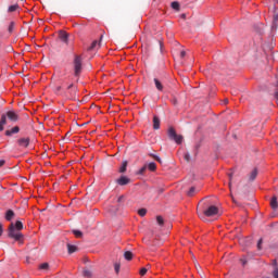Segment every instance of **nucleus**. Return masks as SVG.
I'll list each match as a JSON object with an SVG mask.
<instances>
[{
    "label": "nucleus",
    "mask_w": 278,
    "mask_h": 278,
    "mask_svg": "<svg viewBox=\"0 0 278 278\" xmlns=\"http://www.w3.org/2000/svg\"><path fill=\"white\" fill-rule=\"evenodd\" d=\"M216 215H218V208L216 205H211L203 212L198 210V216L200 218H205V216H207L210 218V217L216 216Z\"/></svg>",
    "instance_id": "f257e3e1"
},
{
    "label": "nucleus",
    "mask_w": 278,
    "mask_h": 278,
    "mask_svg": "<svg viewBox=\"0 0 278 278\" xmlns=\"http://www.w3.org/2000/svg\"><path fill=\"white\" fill-rule=\"evenodd\" d=\"M9 238H13V240H16L17 242L23 240V233H21V230L16 229L14 223H11L9 226Z\"/></svg>",
    "instance_id": "f03ea898"
},
{
    "label": "nucleus",
    "mask_w": 278,
    "mask_h": 278,
    "mask_svg": "<svg viewBox=\"0 0 278 278\" xmlns=\"http://www.w3.org/2000/svg\"><path fill=\"white\" fill-rule=\"evenodd\" d=\"M74 75L75 77H79L81 75V68H83V61H81V55H74Z\"/></svg>",
    "instance_id": "7ed1b4c3"
},
{
    "label": "nucleus",
    "mask_w": 278,
    "mask_h": 278,
    "mask_svg": "<svg viewBox=\"0 0 278 278\" xmlns=\"http://www.w3.org/2000/svg\"><path fill=\"white\" fill-rule=\"evenodd\" d=\"M167 136L169 140H174L176 144H181L184 142V136L177 135V131H175V128L169 127L167 130Z\"/></svg>",
    "instance_id": "20e7f679"
},
{
    "label": "nucleus",
    "mask_w": 278,
    "mask_h": 278,
    "mask_svg": "<svg viewBox=\"0 0 278 278\" xmlns=\"http://www.w3.org/2000/svg\"><path fill=\"white\" fill-rule=\"evenodd\" d=\"M116 184H118V186H127L128 184H131V179L127 176H121L116 180Z\"/></svg>",
    "instance_id": "39448f33"
},
{
    "label": "nucleus",
    "mask_w": 278,
    "mask_h": 278,
    "mask_svg": "<svg viewBox=\"0 0 278 278\" xmlns=\"http://www.w3.org/2000/svg\"><path fill=\"white\" fill-rule=\"evenodd\" d=\"M7 118H9V121H12V123H16V121H18V113H16L15 111H9L7 112Z\"/></svg>",
    "instance_id": "423d86ee"
},
{
    "label": "nucleus",
    "mask_w": 278,
    "mask_h": 278,
    "mask_svg": "<svg viewBox=\"0 0 278 278\" xmlns=\"http://www.w3.org/2000/svg\"><path fill=\"white\" fill-rule=\"evenodd\" d=\"M18 147H22L23 149H27L29 147V138H21L17 140Z\"/></svg>",
    "instance_id": "0eeeda50"
},
{
    "label": "nucleus",
    "mask_w": 278,
    "mask_h": 278,
    "mask_svg": "<svg viewBox=\"0 0 278 278\" xmlns=\"http://www.w3.org/2000/svg\"><path fill=\"white\" fill-rule=\"evenodd\" d=\"M59 38L61 41H63L65 45H68V35L64 30L59 31Z\"/></svg>",
    "instance_id": "6e6552de"
},
{
    "label": "nucleus",
    "mask_w": 278,
    "mask_h": 278,
    "mask_svg": "<svg viewBox=\"0 0 278 278\" xmlns=\"http://www.w3.org/2000/svg\"><path fill=\"white\" fill-rule=\"evenodd\" d=\"M16 216V213H14L12 210H8L4 214L5 220L9 223Z\"/></svg>",
    "instance_id": "1a4fd4ad"
},
{
    "label": "nucleus",
    "mask_w": 278,
    "mask_h": 278,
    "mask_svg": "<svg viewBox=\"0 0 278 278\" xmlns=\"http://www.w3.org/2000/svg\"><path fill=\"white\" fill-rule=\"evenodd\" d=\"M257 168H254L249 175V181H255L257 179Z\"/></svg>",
    "instance_id": "9d476101"
},
{
    "label": "nucleus",
    "mask_w": 278,
    "mask_h": 278,
    "mask_svg": "<svg viewBox=\"0 0 278 278\" xmlns=\"http://www.w3.org/2000/svg\"><path fill=\"white\" fill-rule=\"evenodd\" d=\"M18 131H21V128H18V126H15L11 130H7L5 136H12L13 134H18Z\"/></svg>",
    "instance_id": "9b49d317"
},
{
    "label": "nucleus",
    "mask_w": 278,
    "mask_h": 278,
    "mask_svg": "<svg viewBox=\"0 0 278 278\" xmlns=\"http://www.w3.org/2000/svg\"><path fill=\"white\" fill-rule=\"evenodd\" d=\"M270 206L273 210H278V202H277V197L274 195L270 200Z\"/></svg>",
    "instance_id": "f8f14e48"
},
{
    "label": "nucleus",
    "mask_w": 278,
    "mask_h": 278,
    "mask_svg": "<svg viewBox=\"0 0 278 278\" xmlns=\"http://www.w3.org/2000/svg\"><path fill=\"white\" fill-rule=\"evenodd\" d=\"M97 47H101V41H97L94 40L91 46L88 48V51H94V49H97Z\"/></svg>",
    "instance_id": "ddd939ff"
},
{
    "label": "nucleus",
    "mask_w": 278,
    "mask_h": 278,
    "mask_svg": "<svg viewBox=\"0 0 278 278\" xmlns=\"http://www.w3.org/2000/svg\"><path fill=\"white\" fill-rule=\"evenodd\" d=\"M154 84H155L156 90H160V92L164 90V86H162V83L160 81V79L154 78Z\"/></svg>",
    "instance_id": "4468645a"
},
{
    "label": "nucleus",
    "mask_w": 278,
    "mask_h": 278,
    "mask_svg": "<svg viewBox=\"0 0 278 278\" xmlns=\"http://www.w3.org/2000/svg\"><path fill=\"white\" fill-rule=\"evenodd\" d=\"M124 257L127 260V262H131V260H134V253H131V251H126L124 253Z\"/></svg>",
    "instance_id": "2eb2a0df"
},
{
    "label": "nucleus",
    "mask_w": 278,
    "mask_h": 278,
    "mask_svg": "<svg viewBox=\"0 0 278 278\" xmlns=\"http://www.w3.org/2000/svg\"><path fill=\"white\" fill-rule=\"evenodd\" d=\"M153 129H160V117L159 116L153 117Z\"/></svg>",
    "instance_id": "dca6fc26"
},
{
    "label": "nucleus",
    "mask_w": 278,
    "mask_h": 278,
    "mask_svg": "<svg viewBox=\"0 0 278 278\" xmlns=\"http://www.w3.org/2000/svg\"><path fill=\"white\" fill-rule=\"evenodd\" d=\"M67 251L70 254L76 253L77 251V245H73L71 243L67 244Z\"/></svg>",
    "instance_id": "f3484780"
},
{
    "label": "nucleus",
    "mask_w": 278,
    "mask_h": 278,
    "mask_svg": "<svg viewBox=\"0 0 278 278\" xmlns=\"http://www.w3.org/2000/svg\"><path fill=\"white\" fill-rule=\"evenodd\" d=\"M197 192H199V190H197V187H191L189 189V191L187 192L188 197H193L194 194H197Z\"/></svg>",
    "instance_id": "a211bd4d"
},
{
    "label": "nucleus",
    "mask_w": 278,
    "mask_h": 278,
    "mask_svg": "<svg viewBox=\"0 0 278 278\" xmlns=\"http://www.w3.org/2000/svg\"><path fill=\"white\" fill-rule=\"evenodd\" d=\"M14 227L17 231H23V222L21 220L15 222Z\"/></svg>",
    "instance_id": "6ab92c4d"
},
{
    "label": "nucleus",
    "mask_w": 278,
    "mask_h": 278,
    "mask_svg": "<svg viewBox=\"0 0 278 278\" xmlns=\"http://www.w3.org/2000/svg\"><path fill=\"white\" fill-rule=\"evenodd\" d=\"M147 168H149V170H151L153 173L157 169V165L152 162L147 165Z\"/></svg>",
    "instance_id": "aec40b11"
},
{
    "label": "nucleus",
    "mask_w": 278,
    "mask_h": 278,
    "mask_svg": "<svg viewBox=\"0 0 278 278\" xmlns=\"http://www.w3.org/2000/svg\"><path fill=\"white\" fill-rule=\"evenodd\" d=\"M127 172V161H123L122 166L119 167V173Z\"/></svg>",
    "instance_id": "412c9836"
},
{
    "label": "nucleus",
    "mask_w": 278,
    "mask_h": 278,
    "mask_svg": "<svg viewBox=\"0 0 278 278\" xmlns=\"http://www.w3.org/2000/svg\"><path fill=\"white\" fill-rule=\"evenodd\" d=\"M18 8H20L18 4L10 5L8 9V12L9 13L16 12V10H18Z\"/></svg>",
    "instance_id": "4be33fe9"
},
{
    "label": "nucleus",
    "mask_w": 278,
    "mask_h": 278,
    "mask_svg": "<svg viewBox=\"0 0 278 278\" xmlns=\"http://www.w3.org/2000/svg\"><path fill=\"white\" fill-rule=\"evenodd\" d=\"M1 125H8V115L3 114L0 119Z\"/></svg>",
    "instance_id": "5701e85b"
},
{
    "label": "nucleus",
    "mask_w": 278,
    "mask_h": 278,
    "mask_svg": "<svg viewBox=\"0 0 278 278\" xmlns=\"http://www.w3.org/2000/svg\"><path fill=\"white\" fill-rule=\"evenodd\" d=\"M75 238H84V232L81 230H73Z\"/></svg>",
    "instance_id": "b1692460"
},
{
    "label": "nucleus",
    "mask_w": 278,
    "mask_h": 278,
    "mask_svg": "<svg viewBox=\"0 0 278 278\" xmlns=\"http://www.w3.org/2000/svg\"><path fill=\"white\" fill-rule=\"evenodd\" d=\"M83 276L90 278V277H92V271L90 269H84Z\"/></svg>",
    "instance_id": "393cba45"
},
{
    "label": "nucleus",
    "mask_w": 278,
    "mask_h": 278,
    "mask_svg": "<svg viewBox=\"0 0 278 278\" xmlns=\"http://www.w3.org/2000/svg\"><path fill=\"white\" fill-rule=\"evenodd\" d=\"M156 223L162 227V226H164V217H162V216H156Z\"/></svg>",
    "instance_id": "a878e982"
},
{
    "label": "nucleus",
    "mask_w": 278,
    "mask_h": 278,
    "mask_svg": "<svg viewBox=\"0 0 278 278\" xmlns=\"http://www.w3.org/2000/svg\"><path fill=\"white\" fill-rule=\"evenodd\" d=\"M172 8L173 10H176V12H179V2L177 1L172 2Z\"/></svg>",
    "instance_id": "bb28decb"
},
{
    "label": "nucleus",
    "mask_w": 278,
    "mask_h": 278,
    "mask_svg": "<svg viewBox=\"0 0 278 278\" xmlns=\"http://www.w3.org/2000/svg\"><path fill=\"white\" fill-rule=\"evenodd\" d=\"M39 268H40L41 270H49V263H42V264L39 266Z\"/></svg>",
    "instance_id": "cd10ccee"
},
{
    "label": "nucleus",
    "mask_w": 278,
    "mask_h": 278,
    "mask_svg": "<svg viewBox=\"0 0 278 278\" xmlns=\"http://www.w3.org/2000/svg\"><path fill=\"white\" fill-rule=\"evenodd\" d=\"M114 268H115L116 275H118V273H121V264L119 263H115L114 264Z\"/></svg>",
    "instance_id": "c85d7f7f"
},
{
    "label": "nucleus",
    "mask_w": 278,
    "mask_h": 278,
    "mask_svg": "<svg viewBox=\"0 0 278 278\" xmlns=\"http://www.w3.org/2000/svg\"><path fill=\"white\" fill-rule=\"evenodd\" d=\"M139 216H147V208H140L138 211Z\"/></svg>",
    "instance_id": "c756f323"
},
{
    "label": "nucleus",
    "mask_w": 278,
    "mask_h": 278,
    "mask_svg": "<svg viewBox=\"0 0 278 278\" xmlns=\"http://www.w3.org/2000/svg\"><path fill=\"white\" fill-rule=\"evenodd\" d=\"M184 160L187 161L188 163H190V161H191L190 153L186 152L184 154Z\"/></svg>",
    "instance_id": "7c9ffc66"
},
{
    "label": "nucleus",
    "mask_w": 278,
    "mask_h": 278,
    "mask_svg": "<svg viewBox=\"0 0 278 278\" xmlns=\"http://www.w3.org/2000/svg\"><path fill=\"white\" fill-rule=\"evenodd\" d=\"M148 270H149V269H147V267H142V268L140 269V275H141V277H144V275H147Z\"/></svg>",
    "instance_id": "2f4dec72"
},
{
    "label": "nucleus",
    "mask_w": 278,
    "mask_h": 278,
    "mask_svg": "<svg viewBox=\"0 0 278 278\" xmlns=\"http://www.w3.org/2000/svg\"><path fill=\"white\" fill-rule=\"evenodd\" d=\"M150 157H153L156 162L162 163V159H160V156H157L155 154H150Z\"/></svg>",
    "instance_id": "473e14b6"
},
{
    "label": "nucleus",
    "mask_w": 278,
    "mask_h": 278,
    "mask_svg": "<svg viewBox=\"0 0 278 278\" xmlns=\"http://www.w3.org/2000/svg\"><path fill=\"white\" fill-rule=\"evenodd\" d=\"M14 31V22H11L9 25V33L12 34Z\"/></svg>",
    "instance_id": "72a5a7b5"
},
{
    "label": "nucleus",
    "mask_w": 278,
    "mask_h": 278,
    "mask_svg": "<svg viewBox=\"0 0 278 278\" xmlns=\"http://www.w3.org/2000/svg\"><path fill=\"white\" fill-rule=\"evenodd\" d=\"M146 172H147V165H144L139 169V175H144Z\"/></svg>",
    "instance_id": "f704fd0d"
},
{
    "label": "nucleus",
    "mask_w": 278,
    "mask_h": 278,
    "mask_svg": "<svg viewBox=\"0 0 278 278\" xmlns=\"http://www.w3.org/2000/svg\"><path fill=\"white\" fill-rule=\"evenodd\" d=\"M262 244H263V240L260 239L258 242H257V250L258 251H262Z\"/></svg>",
    "instance_id": "c9c22d12"
},
{
    "label": "nucleus",
    "mask_w": 278,
    "mask_h": 278,
    "mask_svg": "<svg viewBox=\"0 0 278 278\" xmlns=\"http://www.w3.org/2000/svg\"><path fill=\"white\" fill-rule=\"evenodd\" d=\"M3 236V224L0 223V237Z\"/></svg>",
    "instance_id": "e433bc0d"
},
{
    "label": "nucleus",
    "mask_w": 278,
    "mask_h": 278,
    "mask_svg": "<svg viewBox=\"0 0 278 278\" xmlns=\"http://www.w3.org/2000/svg\"><path fill=\"white\" fill-rule=\"evenodd\" d=\"M273 275H274V278H278V268H276V269L274 270Z\"/></svg>",
    "instance_id": "4c0bfd02"
},
{
    "label": "nucleus",
    "mask_w": 278,
    "mask_h": 278,
    "mask_svg": "<svg viewBox=\"0 0 278 278\" xmlns=\"http://www.w3.org/2000/svg\"><path fill=\"white\" fill-rule=\"evenodd\" d=\"M3 166H5V160L0 161V168L3 167Z\"/></svg>",
    "instance_id": "58836bf2"
},
{
    "label": "nucleus",
    "mask_w": 278,
    "mask_h": 278,
    "mask_svg": "<svg viewBox=\"0 0 278 278\" xmlns=\"http://www.w3.org/2000/svg\"><path fill=\"white\" fill-rule=\"evenodd\" d=\"M180 58H186V51L182 50V51L180 52Z\"/></svg>",
    "instance_id": "ea45409f"
},
{
    "label": "nucleus",
    "mask_w": 278,
    "mask_h": 278,
    "mask_svg": "<svg viewBox=\"0 0 278 278\" xmlns=\"http://www.w3.org/2000/svg\"><path fill=\"white\" fill-rule=\"evenodd\" d=\"M229 179H230L229 186L231 187V179H233V174H229Z\"/></svg>",
    "instance_id": "a19ab883"
},
{
    "label": "nucleus",
    "mask_w": 278,
    "mask_h": 278,
    "mask_svg": "<svg viewBox=\"0 0 278 278\" xmlns=\"http://www.w3.org/2000/svg\"><path fill=\"white\" fill-rule=\"evenodd\" d=\"M277 21H278V14H275L274 15V23H277Z\"/></svg>",
    "instance_id": "79ce46f5"
},
{
    "label": "nucleus",
    "mask_w": 278,
    "mask_h": 278,
    "mask_svg": "<svg viewBox=\"0 0 278 278\" xmlns=\"http://www.w3.org/2000/svg\"><path fill=\"white\" fill-rule=\"evenodd\" d=\"M60 90H62V87H61V86H58V87L55 88V92H60Z\"/></svg>",
    "instance_id": "37998d69"
},
{
    "label": "nucleus",
    "mask_w": 278,
    "mask_h": 278,
    "mask_svg": "<svg viewBox=\"0 0 278 278\" xmlns=\"http://www.w3.org/2000/svg\"><path fill=\"white\" fill-rule=\"evenodd\" d=\"M3 127H5V125L0 124V131H3Z\"/></svg>",
    "instance_id": "c03bdc74"
},
{
    "label": "nucleus",
    "mask_w": 278,
    "mask_h": 278,
    "mask_svg": "<svg viewBox=\"0 0 278 278\" xmlns=\"http://www.w3.org/2000/svg\"><path fill=\"white\" fill-rule=\"evenodd\" d=\"M123 199H124V197L121 195V197L117 199L118 203H121V201H123Z\"/></svg>",
    "instance_id": "a18cd8bd"
},
{
    "label": "nucleus",
    "mask_w": 278,
    "mask_h": 278,
    "mask_svg": "<svg viewBox=\"0 0 278 278\" xmlns=\"http://www.w3.org/2000/svg\"><path fill=\"white\" fill-rule=\"evenodd\" d=\"M173 104L177 105V100L176 99L173 100Z\"/></svg>",
    "instance_id": "49530a36"
},
{
    "label": "nucleus",
    "mask_w": 278,
    "mask_h": 278,
    "mask_svg": "<svg viewBox=\"0 0 278 278\" xmlns=\"http://www.w3.org/2000/svg\"><path fill=\"white\" fill-rule=\"evenodd\" d=\"M73 88V84L67 87V90H71Z\"/></svg>",
    "instance_id": "de8ad7c7"
},
{
    "label": "nucleus",
    "mask_w": 278,
    "mask_h": 278,
    "mask_svg": "<svg viewBox=\"0 0 278 278\" xmlns=\"http://www.w3.org/2000/svg\"><path fill=\"white\" fill-rule=\"evenodd\" d=\"M181 18H186V14H181Z\"/></svg>",
    "instance_id": "09e8293b"
},
{
    "label": "nucleus",
    "mask_w": 278,
    "mask_h": 278,
    "mask_svg": "<svg viewBox=\"0 0 278 278\" xmlns=\"http://www.w3.org/2000/svg\"><path fill=\"white\" fill-rule=\"evenodd\" d=\"M100 40H103V35L100 37Z\"/></svg>",
    "instance_id": "8fccbe9b"
}]
</instances>
